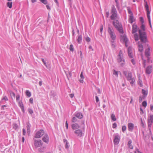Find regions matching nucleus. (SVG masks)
Returning a JSON list of instances; mask_svg holds the SVG:
<instances>
[{"instance_id": "obj_1", "label": "nucleus", "mask_w": 153, "mask_h": 153, "mask_svg": "<svg viewBox=\"0 0 153 153\" xmlns=\"http://www.w3.org/2000/svg\"><path fill=\"white\" fill-rule=\"evenodd\" d=\"M117 61L121 66H123L125 64V60L123 57L122 51L120 50L117 56Z\"/></svg>"}, {"instance_id": "obj_2", "label": "nucleus", "mask_w": 153, "mask_h": 153, "mask_svg": "<svg viewBox=\"0 0 153 153\" xmlns=\"http://www.w3.org/2000/svg\"><path fill=\"white\" fill-rule=\"evenodd\" d=\"M111 12V14L110 16L111 19L112 20H114L116 19L117 17V11L114 5L112 6Z\"/></svg>"}, {"instance_id": "obj_3", "label": "nucleus", "mask_w": 153, "mask_h": 153, "mask_svg": "<svg viewBox=\"0 0 153 153\" xmlns=\"http://www.w3.org/2000/svg\"><path fill=\"white\" fill-rule=\"evenodd\" d=\"M108 32L111 39L113 40H114L116 38V35L113 28L110 27L109 25L108 27Z\"/></svg>"}, {"instance_id": "obj_4", "label": "nucleus", "mask_w": 153, "mask_h": 153, "mask_svg": "<svg viewBox=\"0 0 153 153\" xmlns=\"http://www.w3.org/2000/svg\"><path fill=\"white\" fill-rule=\"evenodd\" d=\"M139 31L141 41L143 42H145L147 40L146 33L144 31H142L141 30H139Z\"/></svg>"}, {"instance_id": "obj_5", "label": "nucleus", "mask_w": 153, "mask_h": 153, "mask_svg": "<svg viewBox=\"0 0 153 153\" xmlns=\"http://www.w3.org/2000/svg\"><path fill=\"white\" fill-rule=\"evenodd\" d=\"M144 1L145 3V7L146 9V10L147 12V18L148 19V20L149 21V22L150 24V26L151 27H152V25L151 23V19H150V12L149 11V7L148 5L147 4V2L145 1V0H144Z\"/></svg>"}, {"instance_id": "obj_6", "label": "nucleus", "mask_w": 153, "mask_h": 153, "mask_svg": "<svg viewBox=\"0 0 153 153\" xmlns=\"http://www.w3.org/2000/svg\"><path fill=\"white\" fill-rule=\"evenodd\" d=\"M153 123V115L151 114L149 117H148L147 124L148 128L151 131V127L152 124Z\"/></svg>"}, {"instance_id": "obj_7", "label": "nucleus", "mask_w": 153, "mask_h": 153, "mask_svg": "<svg viewBox=\"0 0 153 153\" xmlns=\"http://www.w3.org/2000/svg\"><path fill=\"white\" fill-rule=\"evenodd\" d=\"M45 134L44 131L42 129H41L37 131L35 134V137L40 138L42 136Z\"/></svg>"}, {"instance_id": "obj_8", "label": "nucleus", "mask_w": 153, "mask_h": 153, "mask_svg": "<svg viewBox=\"0 0 153 153\" xmlns=\"http://www.w3.org/2000/svg\"><path fill=\"white\" fill-rule=\"evenodd\" d=\"M34 144L35 147L37 148L43 145V143L41 140H34Z\"/></svg>"}, {"instance_id": "obj_9", "label": "nucleus", "mask_w": 153, "mask_h": 153, "mask_svg": "<svg viewBox=\"0 0 153 153\" xmlns=\"http://www.w3.org/2000/svg\"><path fill=\"white\" fill-rule=\"evenodd\" d=\"M114 27L119 31V32L123 34V27L121 24L120 23L118 24L117 25H114Z\"/></svg>"}, {"instance_id": "obj_10", "label": "nucleus", "mask_w": 153, "mask_h": 153, "mask_svg": "<svg viewBox=\"0 0 153 153\" xmlns=\"http://www.w3.org/2000/svg\"><path fill=\"white\" fill-rule=\"evenodd\" d=\"M42 140L44 142L46 143H48L49 141V138L48 135L45 133L44 135Z\"/></svg>"}, {"instance_id": "obj_11", "label": "nucleus", "mask_w": 153, "mask_h": 153, "mask_svg": "<svg viewBox=\"0 0 153 153\" xmlns=\"http://www.w3.org/2000/svg\"><path fill=\"white\" fill-rule=\"evenodd\" d=\"M121 40L123 42H124L125 45L127 47L128 46L127 45V43L128 40L125 34H124L123 35H121Z\"/></svg>"}, {"instance_id": "obj_12", "label": "nucleus", "mask_w": 153, "mask_h": 153, "mask_svg": "<svg viewBox=\"0 0 153 153\" xmlns=\"http://www.w3.org/2000/svg\"><path fill=\"white\" fill-rule=\"evenodd\" d=\"M150 48L148 47V48L146 49L145 51V56L148 58V60H149V56H150Z\"/></svg>"}, {"instance_id": "obj_13", "label": "nucleus", "mask_w": 153, "mask_h": 153, "mask_svg": "<svg viewBox=\"0 0 153 153\" xmlns=\"http://www.w3.org/2000/svg\"><path fill=\"white\" fill-rule=\"evenodd\" d=\"M123 73L125 76H126L128 80H129L131 79L132 78V74L131 73H127V72L124 71Z\"/></svg>"}, {"instance_id": "obj_14", "label": "nucleus", "mask_w": 153, "mask_h": 153, "mask_svg": "<svg viewBox=\"0 0 153 153\" xmlns=\"http://www.w3.org/2000/svg\"><path fill=\"white\" fill-rule=\"evenodd\" d=\"M120 140V136L118 135H116L115 136L114 139V143L115 145L118 144Z\"/></svg>"}, {"instance_id": "obj_15", "label": "nucleus", "mask_w": 153, "mask_h": 153, "mask_svg": "<svg viewBox=\"0 0 153 153\" xmlns=\"http://www.w3.org/2000/svg\"><path fill=\"white\" fill-rule=\"evenodd\" d=\"M128 130L129 131H132L134 127V124L132 123H128Z\"/></svg>"}, {"instance_id": "obj_16", "label": "nucleus", "mask_w": 153, "mask_h": 153, "mask_svg": "<svg viewBox=\"0 0 153 153\" xmlns=\"http://www.w3.org/2000/svg\"><path fill=\"white\" fill-rule=\"evenodd\" d=\"M74 133L77 136L79 137H81L82 135V131L80 129H78L75 131Z\"/></svg>"}, {"instance_id": "obj_17", "label": "nucleus", "mask_w": 153, "mask_h": 153, "mask_svg": "<svg viewBox=\"0 0 153 153\" xmlns=\"http://www.w3.org/2000/svg\"><path fill=\"white\" fill-rule=\"evenodd\" d=\"M138 50L141 53H142L143 50V45L139 42H138Z\"/></svg>"}, {"instance_id": "obj_18", "label": "nucleus", "mask_w": 153, "mask_h": 153, "mask_svg": "<svg viewBox=\"0 0 153 153\" xmlns=\"http://www.w3.org/2000/svg\"><path fill=\"white\" fill-rule=\"evenodd\" d=\"M132 49L131 47H129L128 48V56L131 58H132L133 57V54L132 52Z\"/></svg>"}, {"instance_id": "obj_19", "label": "nucleus", "mask_w": 153, "mask_h": 153, "mask_svg": "<svg viewBox=\"0 0 153 153\" xmlns=\"http://www.w3.org/2000/svg\"><path fill=\"white\" fill-rule=\"evenodd\" d=\"M19 105L21 109V110L23 112H24L25 111L24 108L23 104L22 102L21 101H19L18 102Z\"/></svg>"}, {"instance_id": "obj_20", "label": "nucleus", "mask_w": 153, "mask_h": 153, "mask_svg": "<svg viewBox=\"0 0 153 153\" xmlns=\"http://www.w3.org/2000/svg\"><path fill=\"white\" fill-rule=\"evenodd\" d=\"M152 66H148L146 69V72L148 74H150L151 72Z\"/></svg>"}, {"instance_id": "obj_21", "label": "nucleus", "mask_w": 153, "mask_h": 153, "mask_svg": "<svg viewBox=\"0 0 153 153\" xmlns=\"http://www.w3.org/2000/svg\"><path fill=\"white\" fill-rule=\"evenodd\" d=\"M71 127L73 129L75 130L79 128V126L76 123L73 124L71 125Z\"/></svg>"}, {"instance_id": "obj_22", "label": "nucleus", "mask_w": 153, "mask_h": 153, "mask_svg": "<svg viewBox=\"0 0 153 153\" xmlns=\"http://www.w3.org/2000/svg\"><path fill=\"white\" fill-rule=\"evenodd\" d=\"M137 31V26L136 25L134 24L132 26V33H135Z\"/></svg>"}, {"instance_id": "obj_23", "label": "nucleus", "mask_w": 153, "mask_h": 153, "mask_svg": "<svg viewBox=\"0 0 153 153\" xmlns=\"http://www.w3.org/2000/svg\"><path fill=\"white\" fill-rule=\"evenodd\" d=\"M75 116L76 117L79 119H82L83 117V116L82 114L80 113H76L75 115Z\"/></svg>"}, {"instance_id": "obj_24", "label": "nucleus", "mask_w": 153, "mask_h": 153, "mask_svg": "<svg viewBox=\"0 0 153 153\" xmlns=\"http://www.w3.org/2000/svg\"><path fill=\"white\" fill-rule=\"evenodd\" d=\"M129 22L132 23L134 21V17L133 15H130L129 16Z\"/></svg>"}, {"instance_id": "obj_25", "label": "nucleus", "mask_w": 153, "mask_h": 153, "mask_svg": "<svg viewBox=\"0 0 153 153\" xmlns=\"http://www.w3.org/2000/svg\"><path fill=\"white\" fill-rule=\"evenodd\" d=\"M128 81H129L131 85H133L135 82V79L134 78H132Z\"/></svg>"}, {"instance_id": "obj_26", "label": "nucleus", "mask_w": 153, "mask_h": 153, "mask_svg": "<svg viewBox=\"0 0 153 153\" xmlns=\"http://www.w3.org/2000/svg\"><path fill=\"white\" fill-rule=\"evenodd\" d=\"M132 141L131 140H129L128 143V145L129 148L131 149H132L133 148V146L131 144Z\"/></svg>"}, {"instance_id": "obj_27", "label": "nucleus", "mask_w": 153, "mask_h": 153, "mask_svg": "<svg viewBox=\"0 0 153 153\" xmlns=\"http://www.w3.org/2000/svg\"><path fill=\"white\" fill-rule=\"evenodd\" d=\"M12 2H8L7 3V6L10 8H11L12 7Z\"/></svg>"}, {"instance_id": "obj_28", "label": "nucleus", "mask_w": 153, "mask_h": 153, "mask_svg": "<svg viewBox=\"0 0 153 153\" xmlns=\"http://www.w3.org/2000/svg\"><path fill=\"white\" fill-rule=\"evenodd\" d=\"M13 128L15 130H17L19 128L18 126L16 124L14 123L13 124Z\"/></svg>"}, {"instance_id": "obj_29", "label": "nucleus", "mask_w": 153, "mask_h": 153, "mask_svg": "<svg viewBox=\"0 0 153 153\" xmlns=\"http://www.w3.org/2000/svg\"><path fill=\"white\" fill-rule=\"evenodd\" d=\"M111 118L112 120L114 121H115L116 120V118L115 117V116L114 114H111Z\"/></svg>"}, {"instance_id": "obj_30", "label": "nucleus", "mask_w": 153, "mask_h": 153, "mask_svg": "<svg viewBox=\"0 0 153 153\" xmlns=\"http://www.w3.org/2000/svg\"><path fill=\"white\" fill-rule=\"evenodd\" d=\"M79 43H80L82 40V36L81 35L79 36L77 39Z\"/></svg>"}, {"instance_id": "obj_31", "label": "nucleus", "mask_w": 153, "mask_h": 153, "mask_svg": "<svg viewBox=\"0 0 153 153\" xmlns=\"http://www.w3.org/2000/svg\"><path fill=\"white\" fill-rule=\"evenodd\" d=\"M25 93L26 95L29 97H30L31 96V93L28 90L26 91Z\"/></svg>"}, {"instance_id": "obj_32", "label": "nucleus", "mask_w": 153, "mask_h": 153, "mask_svg": "<svg viewBox=\"0 0 153 153\" xmlns=\"http://www.w3.org/2000/svg\"><path fill=\"white\" fill-rule=\"evenodd\" d=\"M119 22L117 20H115L113 21V24L114 26V25H117L118 24H119Z\"/></svg>"}, {"instance_id": "obj_33", "label": "nucleus", "mask_w": 153, "mask_h": 153, "mask_svg": "<svg viewBox=\"0 0 153 153\" xmlns=\"http://www.w3.org/2000/svg\"><path fill=\"white\" fill-rule=\"evenodd\" d=\"M141 58H142V59L143 61V66L144 67H145V66H146V64H145V63H146V60L143 59V54H142V53L141 54Z\"/></svg>"}, {"instance_id": "obj_34", "label": "nucleus", "mask_w": 153, "mask_h": 153, "mask_svg": "<svg viewBox=\"0 0 153 153\" xmlns=\"http://www.w3.org/2000/svg\"><path fill=\"white\" fill-rule=\"evenodd\" d=\"M8 100V99L7 97L6 96H4V97L2 98L1 99V102H3L4 101H7Z\"/></svg>"}, {"instance_id": "obj_35", "label": "nucleus", "mask_w": 153, "mask_h": 153, "mask_svg": "<svg viewBox=\"0 0 153 153\" xmlns=\"http://www.w3.org/2000/svg\"><path fill=\"white\" fill-rule=\"evenodd\" d=\"M134 37L135 40L136 41H138L139 39V37L138 35L137 34H135L134 35Z\"/></svg>"}, {"instance_id": "obj_36", "label": "nucleus", "mask_w": 153, "mask_h": 153, "mask_svg": "<svg viewBox=\"0 0 153 153\" xmlns=\"http://www.w3.org/2000/svg\"><path fill=\"white\" fill-rule=\"evenodd\" d=\"M40 1L45 4H47V0H40Z\"/></svg>"}, {"instance_id": "obj_37", "label": "nucleus", "mask_w": 153, "mask_h": 153, "mask_svg": "<svg viewBox=\"0 0 153 153\" xmlns=\"http://www.w3.org/2000/svg\"><path fill=\"white\" fill-rule=\"evenodd\" d=\"M69 49L70 51L73 52L74 50V48L72 45H71L69 47Z\"/></svg>"}, {"instance_id": "obj_38", "label": "nucleus", "mask_w": 153, "mask_h": 153, "mask_svg": "<svg viewBox=\"0 0 153 153\" xmlns=\"http://www.w3.org/2000/svg\"><path fill=\"white\" fill-rule=\"evenodd\" d=\"M10 95H11V97L12 98L13 97L14 98H15V97H16V95L14 92H11L10 93Z\"/></svg>"}, {"instance_id": "obj_39", "label": "nucleus", "mask_w": 153, "mask_h": 153, "mask_svg": "<svg viewBox=\"0 0 153 153\" xmlns=\"http://www.w3.org/2000/svg\"><path fill=\"white\" fill-rule=\"evenodd\" d=\"M142 105L144 107H146L147 105V102L146 101H144L142 103Z\"/></svg>"}, {"instance_id": "obj_40", "label": "nucleus", "mask_w": 153, "mask_h": 153, "mask_svg": "<svg viewBox=\"0 0 153 153\" xmlns=\"http://www.w3.org/2000/svg\"><path fill=\"white\" fill-rule=\"evenodd\" d=\"M128 13L130 14V15H133V13L130 8H128Z\"/></svg>"}, {"instance_id": "obj_41", "label": "nucleus", "mask_w": 153, "mask_h": 153, "mask_svg": "<svg viewBox=\"0 0 153 153\" xmlns=\"http://www.w3.org/2000/svg\"><path fill=\"white\" fill-rule=\"evenodd\" d=\"M141 28L143 31H145V27L144 25L142 24L141 26Z\"/></svg>"}, {"instance_id": "obj_42", "label": "nucleus", "mask_w": 153, "mask_h": 153, "mask_svg": "<svg viewBox=\"0 0 153 153\" xmlns=\"http://www.w3.org/2000/svg\"><path fill=\"white\" fill-rule=\"evenodd\" d=\"M126 127L125 126H123L122 127V131L123 132H124L126 130Z\"/></svg>"}, {"instance_id": "obj_43", "label": "nucleus", "mask_w": 153, "mask_h": 153, "mask_svg": "<svg viewBox=\"0 0 153 153\" xmlns=\"http://www.w3.org/2000/svg\"><path fill=\"white\" fill-rule=\"evenodd\" d=\"M45 148L44 147L43 148H41L39 149V151L41 152H44V149Z\"/></svg>"}, {"instance_id": "obj_44", "label": "nucleus", "mask_w": 153, "mask_h": 153, "mask_svg": "<svg viewBox=\"0 0 153 153\" xmlns=\"http://www.w3.org/2000/svg\"><path fill=\"white\" fill-rule=\"evenodd\" d=\"M142 93L143 94L145 95H147V92L144 90L142 89Z\"/></svg>"}, {"instance_id": "obj_45", "label": "nucleus", "mask_w": 153, "mask_h": 153, "mask_svg": "<svg viewBox=\"0 0 153 153\" xmlns=\"http://www.w3.org/2000/svg\"><path fill=\"white\" fill-rule=\"evenodd\" d=\"M28 112L31 114H32L33 113V110L30 108H29L28 109Z\"/></svg>"}, {"instance_id": "obj_46", "label": "nucleus", "mask_w": 153, "mask_h": 153, "mask_svg": "<svg viewBox=\"0 0 153 153\" xmlns=\"http://www.w3.org/2000/svg\"><path fill=\"white\" fill-rule=\"evenodd\" d=\"M113 74L114 75L116 76H118V72L117 71H116L114 70L113 71Z\"/></svg>"}, {"instance_id": "obj_47", "label": "nucleus", "mask_w": 153, "mask_h": 153, "mask_svg": "<svg viewBox=\"0 0 153 153\" xmlns=\"http://www.w3.org/2000/svg\"><path fill=\"white\" fill-rule=\"evenodd\" d=\"M85 39L87 42H89L91 41L90 39L88 37H86Z\"/></svg>"}, {"instance_id": "obj_48", "label": "nucleus", "mask_w": 153, "mask_h": 153, "mask_svg": "<svg viewBox=\"0 0 153 153\" xmlns=\"http://www.w3.org/2000/svg\"><path fill=\"white\" fill-rule=\"evenodd\" d=\"M72 122H75L76 121L77 119L76 117H74L72 119Z\"/></svg>"}, {"instance_id": "obj_49", "label": "nucleus", "mask_w": 153, "mask_h": 153, "mask_svg": "<svg viewBox=\"0 0 153 153\" xmlns=\"http://www.w3.org/2000/svg\"><path fill=\"white\" fill-rule=\"evenodd\" d=\"M30 126L29 125H28L27 126V132L28 133L30 132Z\"/></svg>"}, {"instance_id": "obj_50", "label": "nucleus", "mask_w": 153, "mask_h": 153, "mask_svg": "<svg viewBox=\"0 0 153 153\" xmlns=\"http://www.w3.org/2000/svg\"><path fill=\"white\" fill-rule=\"evenodd\" d=\"M80 78L81 79H84V76L83 75V72H82L80 75Z\"/></svg>"}, {"instance_id": "obj_51", "label": "nucleus", "mask_w": 153, "mask_h": 153, "mask_svg": "<svg viewBox=\"0 0 153 153\" xmlns=\"http://www.w3.org/2000/svg\"><path fill=\"white\" fill-rule=\"evenodd\" d=\"M141 122V126L143 127H144V123L142 119V118L140 119Z\"/></svg>"}, {"instance_id": "obj_52", "label": "nucleus", "mask_w": 153, "mask_h": 153, "mask_svg": "<svg viewBox=\"0 0 153 153\" xmlns=\"http://www.w3.org/2000/svg\"><path fill=\"white\" fill-rule=\"evenodd\" d=\"M117 127V124L116 123H114L112 125V127L113 128H116Z\"/></svg>"}, {"instance_id": "obj_53", "label": "nucleus", "mask_w": 153, "mask_h": 153, "mask_svg": "<svg viewBox=\"0 0 153 153\" xmlns=\"http://www.w3.org/2000/svg\"><path fill=\"white\" fill-rule=\"evenodd\" d=\"M20 96L19 95H17L16 96V100L17 101L19 100L20 99Z\"/></svg>"}, {"instance_id": "obj_54", "label": "nucleus", "mask_w": 153, "mask_h": 153, "mask_svg": "<svg viewBox=\"0 0 153 153\" xmlns=\"http://www.w3.org/2000/svg\"><path fill=\"white\" fill-rule=\"evenodd\" d=\"M63 141L64 143H65V147L66 149L67 148V141L66 140L64 139Z\"/></svg>"}, {"instance_id": "obj_55", "label": "nucleus", "mask_w": 153, "mask_h": 153, "mask_svg": "<svg viewBox=\"0 0 153 153\" xmlns=\"http://www.w3.org/2000/svg\"><path fill=\"white\" fill-rule=\"evenodd\" d=\"M33 99L32 98H30L29 100V102L31 103L32 104L33 103Z\"/></svg>"}, {"instance_id": "obj_56", "label": "nucleus", "mask_w": 153, "mask_h": 153, "mask_svg": "<svg viewBox=\"0 0 153 153\" xmlns=\"http://www.w3.org/2000/svg\"><path fill=\"white\" fill-rule=\"evenodd\" d=\"M139 84L140 86L141 87L142 86L143 84L141 80H139Z\"/></svg>"}, {"instance_id": "obj_57", "label": "nucleus", "mask_w": 153, "mask_h": 153, "mask_svg": "<svg viewBox=\"0 0 153 153\" xmlns=\"http://www.w3.org/2000/svg\"><path fill=\"white\" fill-rule=\"evenodd\" d=\"M131 62L132 63V64L134 65L135 64V61L134 60V59H132L131 60Z\"/></svg>"}, {"instance_id": "obj_58", "label": "nucleus", "mask_w": 153, "mask_h": 153, "mask_svg": "<svg viewBox=\"0 0 153 153\" xmlns=\"http://www.w3.org/2000/svg\"><path fill=\"white\" fill-rule=\"evenodd\" d=\"M103 29V26L102 25L101 26V28H100V32H101V33H102V32Z\"/></svg>"}, {"instance_id": "obj_59", "label": "nucleus", "mask_w": 153, "mask_h": 153, "mask_svg": "<svg viewBox=\"0 0 153 153\" xmlns=\"http://www.w3.org/2000/svg\"><path fill=\"white\" fill-rule=\"evenodd\" d=\"M95 98H96V102H97L99 101V99L98 98V97L97 96H96L95 97Z\"/></svg>"}, {"instance_id": "obj_60", "label": "nucleus", "mask_w": 153, "mask_h": 153, "mask_svg": "<svg viewBox=\"0 0 153 153\" xmlns=\"http://www.w3.org/2000/svg\"><path fill=\"white\" fill-rule=\"evenodd\" d=\"M140 110L141 111L140 114H143L144 113V111H143V110L141 108H140Z\"/></svg>"}, {"instance_id": "obj_61", "label": "nucleus", "mask_w": 153, "mask_h": 153, "mask_svg": "<svg viewBox=\"0 0 153 153\" xmlns=\"http://www.w3.org/2000/svg\"><path fill=\"white\" fill-rule=\"evenodd\" d=\"M74 94H69V96L70 97L72 98L74 97Z\"/></svg>"}, {"instance_id": "obj_62", "label": "nucleus", "mask_w": 153, "mask_h": 153, "mask_svg": "<svg viewBox=\"0 0 153 153\" xmlns=\"http://www.w3.org/2000/svg\"><path fill=\"white\" fill-rule=\"evenodd\" d=\"M23 135H25V134H26V131H25V129L23 128Z\"/></svg>"}, {"instance_id": "obj_63", "label": "nucleus", "mask_w": 153, "mask_h": 153, "mask_svg": "<svg viewBox=\"0 0 153 153\" xmlns=\"http://www.w3.org/2000/svg\"><path fill=\"white\" fill-rule=\"evenodd\" d=\"M42 62H43V63L44 64V65H46V62H45V61L44 59H42Z\"/></svg>"}, {"instance_id": "obj_64", "label": "nucleus", "mask_w": 153, "mask_h": 153, "mask_svg": "<svg viewBox=\"0 0 153 153\" xmlns=\"http://www.w3.org/2000/svg\"><path fill=\"white\" fill-rule=\"evenodd\" d=\"M150 110L152 111L153 110V105H150Z\"/></svg>"}]
</instances>
